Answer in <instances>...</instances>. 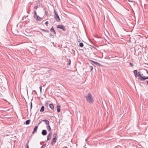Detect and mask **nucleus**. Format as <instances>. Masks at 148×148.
<instances>
[{"mask_svg":"<svg viewBox=\"0 0 148 148\" xmlns=\"http://www.w3.org/2000/svg\"><path fill=\"white\" fill-rule=\"evenodd\" d=\"M85 98L86 99L87 101L89 103H92L93 101L91 94L88 93V95H86Z\"/></svg>","mask_w":148,"mask_h":148,"instance_id":"obj_1","label":"nucleus"},{"mask_svg":"<svg viewBox=\"0 0 148 148\" xmlns=\"http://www.w3.org/2000/svg\"><path fill=\"white\" fill-rule=\"evenodd\" d=\"M53 138L51 140V144L53 145L55 144L58 138V134L57 133H55L53 134Z\"/></svg>","mask_w":148,"mask_h":148,"instance_id":"obj_2","label":"nucleus"},{"mask_svg":"<svg viewBox=\"0 0 148 148\" xmlns=\"http://www.w3.org/2000/svg\"><path fill=\"white\" fill-rule=\"evenodd\" d=\"M57 27L58 28H60L63 31H64L66 30V28L65 27L61 25H58L57 26Z\"/></svg>","mask_w":148,"mask_h":148,"instance_id":"obj_3","label":"nucleus"},{"mask_svg":"<svg viewBox=\"0 0 148 148\" xmlns=\"http://www.w3.org/2000/svg\"><path fill=\"white\" fill-rule=\"evenodd\" d=\"M148 79V77H145V76H143V77H140L139 78V79H140V81H143L146 79Z\"/></svg>","mask_w":148,"mask_h":148,"instance_id":"obj_4","label":"nucleus"},{"mask_svg":"<svg viewBox=\"0 0 148 148\" xmlns=\"http://www.w3.org/2000/svg\"><path fill=\"white\" fill-rule=\"evenodd\" d=\"M51 132H50L47 136V141L50 140L51 138Z\"/></svg>","mask_w":148,"mask_h":148,"instance_id":"obj_5","label":"nucleus"},{"mask_svg":"<svg viewBox=\"0 0 148 148\" xmlns=\"http://www.w3.org/2000/svg\"><path fill=\"white\" fill-rule=\"evenodd\" d=\"M54 17L57 22H59L60 21V19L58 14H57L56 16H54Z\"/></svg>","mask_w":148,"mask_h":148,"instance_id":"obj_6","label":"nucleus"},{"mask_svg":"<svg viewBox=\"0 0 148 148\" xmlns=\"http://www.w3.org/2000/svg\"><path fill=\"white\" fill-rule=\"evenodd\" d=\"M36 21H42V20L43 19V18H42L38 16H36Z\"/></svg>","mask_w":148,"mask_h":148,"instance_id":"obj_7","label":"nucleus"},{"mask_svg":"<svg viewBox=\"0 0 148 148\" xmlns=\"http://www.w3.org/2000/svg\"><path fill=\"white\" fill-rule=\"evenodd\" d=\"M41 134L43 136L46 135L47 134L46 130H43Z\"/></svg>","mask_w":148,"mask_h":148,"instance_id":"obj_8","label":"nucleus"},{"mask_svg":"<svg viewBox=\"0 0 148 148\" xmlns=\"http://www.w3.org/2000/svg\"><path fill=\"white\" fill-rule=\"evenodd\" d=\"M90 61L93 63L95 64V65H97V66H100V65H101V64L100 63H99L98 62H95L94 61H92V60H90Z\"/></svg>","mask_w":148,"mask_h":148,"instance_id":"obj_9","label":"nucleus"},{"mask_svg":"<svg viewBox=\"0 0 148 148\" xmlns=\"http://www.w3.org/2000/svg\"><path fill=\"white\" fill-rule=\"evenodd\" d=\"M133 72L135 76L136 77H137L138 76L137 70H135Z\"/></svg>","mask_w":148,"mask_h":148,"instance_id":"obj_10","label":"nucleus"},{"mask_svg":"<svg viewBox=\"0 0 148 148\" xmlns=\"http://www.w3.org/2000/svg\"><path fill=\"white\" fill-rule=\"evenodd\" d=\"M50 31L52 33H53L54 34H56V32L54 30L53 27H52L50 29Z\"/></svg>","mask_w":148,"mask_h":148,"instance_id":"obj_11","label":"nucleus"},{"mask_svg":"<svg viewBox=\"0 0 148 148\" xmlns=\"http://www.w3.org/2000/svg\"><path fill=\"white\" fill-rule=\"evenodd\" d=\"M88 67V69L90 70V72H92V71L93 69V67L92 66H89Z\"/></svg>","mask_w":148,"mask_h":148,"instance_id":"obj_12","label":"nucleus"},{"mask_svg":"<svg viewBox=\"0 0 148 148\" xmlns=\"http://www.w3.org/2000/svg\"><path fill=\"white\" fill-rule=\"evenodd\" d=\"M60 107L59 106H57V112H60Z\"/></svg>","mask_w":148,"mask_h":148,"instance_id":"obj_13","label":"nucleus"},{"mask_svg":"<svg viewBox=\"0 0 148 148\" xmlns=\"http://www.w3.org/2000/svg\"><path fill=\"white\" fill-rule=\"evenodd\" d=\"M49 107L52 110L54 108L53 105L52 103H51L49 104Z\"/></svg>","mask_w":148,"mask_h":148,"instance_id":"obj_14","label":"nucleus"},{"mask_svg":"<svg viewBox=\"0 0 148 148\" xmlns=\"http://www.w3.org/2000/svg\"><path fill=\"white\" fill-rule=\"evenodd\" d=\"M31 121V120L30 119H29L27 120L25 122V123L26 125H29Z\"/></svg>","mask_w":148,"mask_h":148,"instance_id":"obj_15","label":"nucleus"},{"mask_svg":"<svg viewBox=\"0 0 148 148\" xmlns=\"http://www.w3.org/2000/svg\"><path fill=\"white\" fill-rule=\"evenodd\" d=\"M44 110H45L44 106H42L41 107L40 111V112H43L44 111Z\"/></svg>","mask_w":148,"mask_h":148,"instance_id":"obj_16","label":"nucleus"},{"mask_svg":"<svg viewBox=\"0 0 148 148\" xmlns=\"http://www.w3.org/2000/svg\"><path fill=\"white\" fill-rule=\"evenodd\" d=\"M138 76L140 77H143V74L142 73H141L140 72H139L138 73Z\"/></svg>","mask_w":148,"mask_h":148,"instance_id":"obj_17","label":"nucleus"},{"mask_svg":"<svg viewBox=\"0 0 148 148\" xmlns=\"http://www.w3.org/2000/svg\"><path fill=\"white\" fill-rule=\"evenodd\" d=\"M47 128L48 130L49 131H50L51 130V127L49 125H48L47 126Z\"/></svg>","mask_w":148,"mask_h":148,"instance_id":"obj_18","label":"nucleus"},{"mask_svg":"<svg viewBox=\"0 0 148 148\" xmlns=\"http://www.w3.org/2000/svg\"><path fill=\"white\" fill-rule=\"evenodd\" d=\"M79 46L80 47H83L84 44L82 42H80L79 44Z\"/></svg>","mask_w":148,"mask_h":148,"instance_id":"obj_19","label":"nucleus"},{"mask_svg":"<svg viewBox=\"0 0 148 148\" xmlns=\"http://www.w3.org/2000/svg\"><path fill=\"white\" fill-rule=\"evenodd\" d=\"M38 126H36L34 129V131L36 132L37 130Z\"/></svg>","mask_w":148,"mask_h":148,"instance_id":"obj_20","label":"nucleus"},{"mask_svg":"<svg viewBox=\"0 0 148 148\" xmlns=\"http://www.w3.org/2000/svg\"><path fill=\"white\" fill-rule=\"evenodd\" d=\"M37 16L36 14V11H35L34 12V18H36V16Z\"/></svg>","mask_w":148,"mask_h":148,"instance_id":"obj_21","label":"nucleus"},{"mask_svg":"<svg viewBox=\"0 0 148 148\" xmlns=\"http://www.w3.org/2000/svg\"><path fill=\"white\" fill-rule=\"evenodd\" d=\"M67 60L69 62L67 63V64L68 65H70L71 63V60L70 59H68Z\"/></svg>","mask_w":148,"mask_h":148,"instance_id":"obj_22","label":"nucleus"},{"mask_svg":"<svg viewBox=\"0 0 148 148\" xmlns=\"http://www.w3.org/2000/svg\"><path fill=\"white\" fill-rule=\"evenodd\" d=\"M45 123L46 125H49V121L48 120H46L45 122Z\"/></svg>","mask_w":148,"mask_h":148,"instance_id":"obj_23","label":"nucleus"},{"mask_svg":"<svg viewBox=\"0 0 148 148\" xmlns=\"http://www.w3.org/2000/svg\"><path fill=\"white\" fill-rule=\"evenodd\" d=\"M46 146V144H44L40 148H44Z\"/></svg>","mask_w":148,"mask_h":148,"instance_id":"obj_24","label":"nucleus"},{"mask_svg":"<svg viewBox=\"0 0 148 148\" xmlns=\"http://www.w3.org/2000/svg\"><path fill=\"white\" fill-rule=\"evenodd\" d=\"M32 102H31V103H30V110H31L32 109Z\"/></svg>","mask_w":148,"mask_h":148,"instance_id":"obj_25","label":"nucleus"},{"mask_svg":"<svg viewBox=\"0 0 148 148\" xmlns=\"http://www.w3.org/2000/svg\"><path fill=\"white\" fill-rule=\"evenodd\" d=\"M45 14L47 16H48L49 15V14L48 13V12L46 11H45Z\"/></svg>","mask_w":148,"mask_h":148,"instance_id":"obj_26","label":"nucleus"},{"mask_svg":"<svg viewBox=\"0 0 148 148\" xmlns=\"http://www.w3.org/2000/svg\"><path fill=\"white\" fill-rule=\"evenodd\" d=\"M48 103L46 101L45 104V105L46 106L48 105Z\"/></svg>","mask_w":148,"mask_h":148,"instance_id":"obj_27","label":"nucleus"},{"mask_svg":"<svg viewBox=\"0 0 148 148\" xmlns=\"http://www.w3.org/2000/svg\"><path fill=\"white\" fill-rule=\"evenodd\" d=\"M39 88H40V93H41V92L42 89V86H40V87H39Z\"/></svg>","mask_w":148,"mask_h":148,"instance_id":"obj_28","label":"nucleus"},{"mask_svg":"<svg viewBox=\"0 0 148 148\" xmlns=\"http://www.w3.org/2000/svg\"><path fill=\"white\" fill-rule=\"evenodd\" d=\"M54 13H55V16H56V15H57V14H58V13H57V12H56V11L55 10H54Z\"/></svg>","mask_w":148,"mask_h":148,"instance_id":"obj_29","label":"nucleus"},{"mask_svg":"<svg viewBox=\"0 0 148 148\" xmlns=\"http://www.w3.org/2000/svg\"><path fill=\"white\" fill-rule=\"evenodd\" d=\"M77 41L78 42H80L81 41V40L80 39H77Z\"/></svg>","mask_w":148,"mask_h":148,"instance_id":"obj_30","label":"nucleus"},{"mask_svg":"<svg viewBox=\"0 0 148 148\" xmlns=\"http://www.w3.org/2000/svg\"><path fill=\"white\" fill-rule=\"evenodd\" d=\"M45 25L47 26L48 24V21H46V22L45 23Z\"/></svg>","mask_w":148,"mask_h":148,"instance_id":"obj_31","label":"nucleus"},{"mask_svg":"<svg viewBox=\"0 0 148 148\" xmlns=\"http://www.w3.org/2000/svg\"><path fill=\"white\" fill-rule=\"evenodd\" d=\"M38 8V6H35L34 7V9H37Z\"/></svg>","mask_w":148,"mask_h":148,"instance_id":"obj_32","label":"nucleus"},{"mask_svg":"<svg viewBox=\"0 0 148 148\" xmlns=\"http://www.w3.org/2000/svg\"><path fill=\"white\" fill-rule=\"evenodd\" d=\"M130 65H131V66H133V63H132L131 62H130Z\"/></svg>","mask_w":148,"mask_h":148,"instance_id":"obj_33","label":"nucleus"},{"mask_svg":"<svg viewBox=\"0 0 148 148\" xmlns=\"http://www.w3.org/2000/svg\"><path fill=\"white\" fill-rule=\"evenodd\" d=\"M25 148H29V146L27 144L26 145V147H25Z\"/></svg>","mask_w":148,"mask_h":148,"instance_id":"obj_34","label":"nucleus"},{"mask_svg":"<svg viewBox=\"0 0 148 148\" xmlns=\"http://www.w3.org/2000/svg\"><path fill=\"white\" fill-rule=\"evenodd\" d=\"M47 120L46 119H45V120H42V121H43V122H45V121H46V120Z\"/></svg>","mask_w":148,"mask_h":148,"instance_id":"obj_35","label":"nucleus"},{"mask_svg":"<svg viewBox=\"0 0 148 148\" xmlns=\"http://www.w3.org/2000/svg\"><path fill=\"white\" fill-rule=\"evenodd\" d=\"M42 121H40L38 124V125H39L41 123Z\"/></svg>","mask_w":148,"mask_h":148,"instance_id":"obj_36","label":"nucleus"},{"mask_svg":"<svg viewBox=\"0 0 148 148\" xmlns=\"http://www.w3.org/2000/svg\"><path fill=\"white\" fill-rule=\"evenodd\" d=\"M35 132H36L34 131V130H33V131L32 132V134H34Z\"/></svg>","mask_w":148,"mask_h":148,"instance_id":"obj_37","label":"nucleus"},{"mask_svg":"<svg viewBox=\"0 0 148 148\" xmlns=\"http://www.w3.org/2000/svg\"><path fill=\"white\" fill-rule=\"evenodd\" d=\"M27 13L28 14H29V12H27Z\"/></svg>","mask_w":148,"mask_h":148,"instance_id":"obj_38","label":"nucleus"},{"mask_svg":"<svg viewBox=\"0 0 148 148\" xmlns=\"http://www.w3.org/2000/svg\"><path fill=\"white\" fill-rule=\"evenodd\" d=\"M147 83L148 85V81L147 82Z\"/></svg>","mask_w":148,"mask_h":148,"instance_id":"obj_39","label":"nucleus"},{"mask_svg":"<svg viewBox=\"0 0 148 148\" xmlns=\"http://www.w3.org/2000/svg\"><path fill=\"white\" fill-rule=\"evenodd\" d=\"M147 73L148 74V71H147Z\"/></svg>","mask_w":148,"mask_h":148,"instance_id":"obj_40","label":"nucleus"},{"mask_svg":"<svg viewBox=\"0 0 148 148\" xmlns=\"http://www.w3.org/2000/svg\"><path fill=\"white\" fill-rule=\"evenodd\" d=\"M114 58V57H112L111 58Z\"/></svg>","mask_w":148,"mask_h":148,"instance_id":"obj_41","label":"nucleus"}]
</instances>
